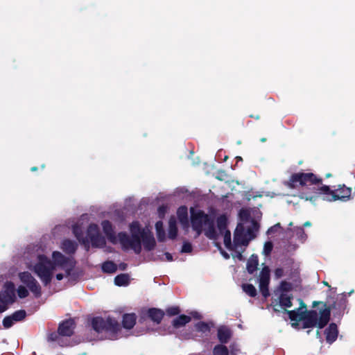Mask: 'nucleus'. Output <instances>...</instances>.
<instances>
[{
  "label": "nucleus",
  "mask_w": 355,
  "mask_h": 355,
  "mask_svg": "<svg viewBox=\"0 0 355 355\" xmlns=\"http://www.w3.org/2000/svg\"><path fill=\"white\" fill-rule=\"evenodd\" d=\"M74 266L75 263L71 259L66 257L58 251H55L52 254V261L46 256L39 255L37 263L31 268L46 286L50 284L54 272L63 271V272H58L56 275V279L60 281L64 277H68L70 275Z\"/></svg>",
  "instance_id": "f257e3e1"
},
{
  "label": "nucleus",
  "mask_w": 355,
  "mask_h": 355,
  "mask_svg": "<svg viewBox=\"0 0 355 355\" xmlns=\"http://www.w3.org/2000/svg\"><path fill=\"white\" fill-rule=\"evenodd\" d=\"M191 220L193 229L199 235L204 232L205 234L211 239H217L221 236L223 243L227 249H232L231 233L227 230V220L223 216L217 220V227H214L213 220L203 211L193 208L191 209Z\"/></svg>",
  "instance_id": "f03ea898"
},
{
  "label": "nucleus",
  "mask_w": 355,
  "mask_h": 355,
  "mask_svg": "<svg viewBox=\"0 0 355 355\" xmlns=\"http://www.w3.org/2000/svg\"><path fill=\"white\" fill-rule=\"evenodd\" d=\"M239 216L242 223H239L235 230L231 250L237 252L238 257L241 260L242 254L239 248L246 247L249 242L256 237L259 225L254 220H249V211L247 209H241Z\"/></svg>",
  "instance_id": "7ed1b4c3"
},
{
  "label": "nucleus",
  "mask_w": 355,
  "mask_h": 355,
  "mask_svg": "<svg viewBox=\"0 0 355 355\" xmlns=\"http://www.w3.org/2000/svg\"><path fill=\"white\" fill-rule=\"evenodd\" d=\"M130 230L131 236L124 233L119 234V242L123 249H131L138 254L141 250V241L148 250H150L155 247V239L148 230H141L137 222H133L130 226Z\"/></svg>",
  "instance_id": "20e7f679"
},
{
  "label": "nucleus",
  "mask_w": 355,
  "mask_h": 355,
  "mask_svg": "<svg viewBox=\"0 0 355 355\" xmlns=\"http://www.w3.org/2000/svg\"><path fill=\"white\" fill-rule=\"evenodd\" d=\"M288 284L286 283L282 284L281 293L279 297L275 300L273 306L275 311H279L281 309H284L287 311L289 318L292 320L300 321L304 318V313L306 310V306L301 299H297V301L299 302L300 307L293 310H288L287 309L291 308L293 306L292 300L293 296L286 291V286Z\"/></svg>",
  "instance_id": "39448f33"
},
{
  "label": "nucleus",
  "mask_w": 355,
  "mask_h": 355,
  "mask_svg": "<svg viewBox=\"0 0 355 355\" xmlns=\"http://www.w3.org/2000/svg\"><path fill=\"white\" fill-rule=\"evenodd\" d=\"M73 234L80 242H82L85 246H88L91 243L94 247L102 248L105 244V240L101 235L98 227L95 224H91L87 232V236L83 237L80 234V229L77 226H74L73 229Z\"/></svg>",
  "instance_id": "423d86ee"
},
{
  "label": "nucleus",
  "mask_w": 355,
  "mask_h": 355,
  "mask_svg": "<svg viewBox=\"0 0 355 355\" xmlns=\"http://www.w3.org/2000/svg\"><path fill=\"white\" fill-rule=\"evenodd\" d=\"M320 181L321 180L318 179L315 175L311 173H297L293 174L284 184L291 189H295L299 186L303 187L307 184H313Z\"/></svg>",
  "instance_id": "0eeeda50"
},
{
  "label": "nucleus",
  "mask_w": 355,
  "mask_h": 355,
  "mask_svg": "<svg viewBox=\"0 0 355 355\" xmlns=\"http://www.w3.org/2000/svg\"><path fill=\"white\" fill-rule=\"evenodd\" d=\"M330 311L327 308L320 310L319 313L313 311L310 313L307 321V327H316L319 329L323 328L329 320Z\"/></svg>",
  "instance_id": "6e6552de"
},
{
  "label": "nucleus",
  "mask_w": 355,
  "mask_h": 355,
  "mask_svg": "<svg viewBox=\"0 0 355 355\" xmlns=\"http://www.w3.org/2000/svg\"><path fill=\"white\" fill-rule=\"evenodd\" d=\"M93 329L98 331L103 330L116 332L119 329V324L116 320L111 318L104 320L102 318H95L92 322Z\"/></svg>",
  "instance_id": "1a4fd4ad"
},
{
  "label": "nucleus",
  "mask_w": 355,
  "mask_h": 355,
  "mask_svg": "<svg viewBox=\"0 0 355 355\" xmlns=\"http://www.w3.org/2000/svg\"><path fill=\"white\" fill-rule=\"evenodd\" d=\"M15 285L12 282H6L4 285V291L0 292V313L5 311L8 309V305L14 302Z\"/></svg>",
  "instance_id": "9d476101"
},
{
  "label": "nucleus",
  "mask_w": 355,
  "mask_h": 355,
  "mask_svg": "<svg viewBox=\"0 0 355 355\" xmlns=\"http://www.w3.org/2000/svg\"><path fill=\"white\" fill-rule=\"evenodd\" d=\"M19 279L24 284L27 286L29 290L35 295L36 297L41 295V286L37 281L28 272H21L19 275Z\"/></svg>",
  "instance_id": "9b49d317"
},
{
  "label": "nucleus",
  "mask_w": 355,
  "mask_h": 355,
  "mask_svg": "<svg viewBox=\"0 0 355 355\" xmlns=\"http://www.w3.org/2000/svg\"><path fill=\"white\" fill-rule=\"evenodd\" d=\"M270 281V270L267 267H264L259 274V289L262 295L266 297L269 295L268 285Z\"/></svg>",
  "instance_id": "f8f14e48"
},
{
  "label": "nucleus",
  "mask_w": 355,
  "mask_h": 355,
  "mask_svg": "<svg viewBox=\"0 0 355 355\" xmlns=\"http://www.w3.org/2000/svg\"><path fill=\"white\" fill-rule=\"evenodd\" d=\"M74 322L73 320H68L62 322L58 328V332L62 336H70L73 333Z\"/></svg>",
  "instance_id": "ddd939ff"
},
{
  "label": "nucleus",
  "mask_w": 355,
  "mask_h": 355,
  "mask_svg": "<svg viewBox=\"0 0 355 355\" xmlns=\"http://www.w3.org/2000/svg\"><path fill=\"white\" fill-rule=\"evenodd\" d=\"M102 227L104 233L107 236V239L112 243H116L117 239L119 241V236L116 237L114 234L112 227L111 223L107 220H104L102 222Z\"/></svg>",
  "instance_id": "4468645a"
},
{
  "label": "nucleus",
  "mask_w": 355,
  "mask_h": 355,
  "mask_svg": "<svg viewBox=\"0 0 355 355\" xmlns=\"http://www.w3.org/2000/svg\"><path fill=\"white\" fill-rule=\"evenodd\" d=\"M326 340L329 343H332L336 340L338 336L337 326L332 323L325 330Z\"/></svg>",
  "instance_id": "2eb2a0df"
},
{
  "label": "nucleus",
  "mask_w": 355,
  "mask_h": 355,
  "mask_svg": "<svg viewBox=\"0 0 355 355\" xmlns=\"http://www.w3.org/2000/svg\"><path fill=\"white\" fill-rule=\"evenodd\" d=\"M178 219L183 226V227H189V220L187 216V208L186 207H181L177 211Z\"/></svg>",
  "instance_id": "dca6fc26"
},
{
  "label": "nucleus",
  "mask_w": 355,
  "mask_h": 355,
  "mask_svg": "<svg viewBox=\"0 0 355 355\" xmlns=\"http://www.w3.org/2000/svg\"><path fill=\"white\" fill-rule=\"evenodd\" d=\"M61 248L67 254H72L75 252L77 248V244L71 240L66 239L62 241Z\"/></svg>",
  "instance_id": "f3484780"
},
{
  "label": "nucleus",
  "mask_w": 355,
  "mask_h": 355,
  "mask_svg": "<svg viewBox=\"0 0 355 355\" xmlns=\"http://www.w3.org/2000/svg\"><path fill=\"white\" fill-rule=\"evenodd\" d=\"M164 313L162 310L158 309H150L148 311L149 317L157 323H159L162 320Z\"/></svg>",
  "instance_id": "a211bd4d"
},
{
  "label": "nucleus",
  "mask_w": 355,
  "mask_h": 355,
  "mask_svg": "<svg viewBox=\"0 0 355 355\" xmlns=\"http://www.w3.org/2000/svg\"><path fill=\"white\" fill-rule=\"evenodd\" d=\"M231 336V332L229 329L221 327L218 330V337L221 343H226Z\"/></svg>",
  "instance_id": "6ab92c4d"
},
{
  "label": "nucleus",
  "mask_w": 355,
  "mask_h": 355,
  "mask_svg": "<svg viewBox=\"0 0 355 355\" xmlns=\"http://www.w3.org/2000/svg\"><path fill=\"white\" fill-rule=\"evenodd\" d=\"M136 322V316L133 313L125 314L123 318V324L125 329H131Z\"/></svg>",
  "instance_id": "aec40b11"
},
{
  "label": "nucleus",
  "mask_w": 355,
  "mask_h": 355,
  "mask_svg": "<svg viewBox=\"0 0 355 355\" xmlns=\"http://www.w3.org/2000/svg\"><path fill=\"white\" fill-rule=\"evenodd\" d=\"M168 225V236L171 239H174L178 233L176 220L175 218L172 217L170 218Z\"/></svg>",
  "instance_id": "412c9836"
},
{
  "label": "nucleus",
  "mask_w": 355,
  "mask_h": 355,
  "mask_svg": "<svg viewBox=\"0 0 355 355\" xmlns=\"http://www.w3.org/2000/svg\"><path fill=\"white\" fill-rule=\"evenodd\" d=\"M258 258L257 256L252 255L247 263V270L250 273L254 272L257 269Z\"/></svg>",
  "instance_id": "4be33fe9"
},
{
  "label": "nucleus",
  "mask_w": 355,
  "mask_h": 355,
  "mask_svg": "<svg viewBox=\"0 0 355 355\" xmlns=\"http://www.w3.org/2000/svg\"><path fill=\"white\" fill-rule=\"evenodd\" d=\"M129 282L130 278L127 274H121L114 278L115 284L119 286H126L129 284Z\"/></svg>",
  "instance_id": "5701e85b"
},
{
  "label": "nucleus",
  "mask_w": 355,
  "mask_h": 355,
  "mask_svg": "<svg viewBox=\"0 0 355 355\" xmlns=\"http://www.w3.org/2000/svg\"><path fill=\"white\" fill-rule=\"evenodd\" d=\"M191 320L190 317L187 316L185 315H181L180 317L175 318L173 324L175 327L178 328L180 327L184 326L187 323H188Z\"/></svg>",
  "instance_id": "b1692460"
},
{
  "label": "nucleus",
  "mask_w": 355,
  "mask_h": 355,
  "mask_svg": "<svg viewBox=\"0 0 355 355\" xmlns=\"http://www.w3.org/2000/svg\"><path fill=\"white\" fill-rule=\"evenodd\" d=\"M343 193L344 194L343 195H336V194H333L332 195V197H331V199L330 200H349V196H350V193H351V189L350 188H345L343 189Z\"/></svg>",
  "instance_id": "393cba45"
},
{
  "label": "nucleus",
  "mask_w": 355,
  "mask_h": 355,
  "mask_svg": "<svg viewBox=\"0 0 355 355\" xmlns=\"http://www.w3.org/2000/svg\"><path fill=\"white\" fill-rule=\"evenodd\" d=\"M155 229L157 232V238L160 241L164 240L165 233L163 230V223L162 221H157L155 224Z\"/></svg>",
  "instance_id": "a878e982"
},
{
  "label": "nucleus",
  "mask_w": 355,
  "mask_h": 355,
  "mask_svg": "<svg viewBox=\"0 0 355 355\" xmlns=\"http://www.w3.org/2000/svg\"><path fill=\"white\" fill-rule=\"evenodd\" d=\"M243 291L251 297L257 295V290L252 284H244L242 286Z\"/></svg>",
  "instance_id": "bb28decb"
},
{
  "label": "nucleus",
  "mask_w": 355,
  "mask_h": 355,
  "mask_svg": "<svg viewBox=\"0 0 355 355\" xmlns=\"http://www.w3.org/2000/svg\"><path fill=\"white\" fill-rule=\"evenodd\" d=\"M227 348L221 345H216L213 351V355H228Z\"/></svg>",
  "instance_id": "cd10ccee"
},
{
  "label": "nucleus",
  "mask_w": 355,
  "mask_h": 355,
  "mask_svg": "<svg viewBox=\"0 0 355 355\" xmlns=\"http://www.w3.org/2000/svg\"><path fill=\"white\" fill-rule=\"evenodd\" d=\"M102 269L106 272H114L116 270V266L113 262L107 261L103 264Z\"/></svg>",
  "instance_id": "c85d7f7f"
},
{
  "label": "nucleus",
  "mask_w": 355,
  "mask_h": 355,
  "mask_svg": "<svg viewBox=\"0 0 355 355\" xmlns=\"http://www.w3.org/2000/svg\"><path fill=\"white\" fill-rule=\"evenodd\" d=\"M26 311L24 310H19L13 313L11 316L15 322L22 320L26 317Z\"/></svg>",
  "instance_id": "c756f323"
},
{
  "label": "nucleus",
  "mask_w": 355,
  "mask_h": 355,
  "mask_svg": "<svg viewBox=\"0 0 355 355\" xmlns=\"http://www.w3.org/2000/svg\"><path fill=\"white\" fill-rule=\"evenodd\" d=\"M15 321L12 319L11 315L6 317L3 320V324L5 328H10Z\"/></svg>",
  "instance_id": "7c9ffc66"
},
{
  "label": "nucleus",
  "mask_w": 355,
  "mask_h": 355,
  "mask_svg": "<svg viewBox=\"0 0 355 355\" xmlns=\"http://www.w3.org/2000/svg\"><path fill=\"white\" fill-rule=\"evenodd\" d=\"M17 294L20 298H24L28 295V290L23 286H19Z\"/></svg>",
  "instance_id": "2f4dec72"
},
{
  "label": "nucleus",
  "mask_w": 355,
  "mask_h": 355,
  "mask_svg": "<svg viewBox=\"0 0 355 355\" xmlns=\"http://www.w3.org/2000/svg\"><path fill=\"white\" fill-rule=\"evenodd\" d=\"M272 243L271 242H266L263 245V253L265 255H268L272 250Z\"/></svg>",
  "instance_id": "473e14b6"
},
{
  "label": "nucleus",
  "mask_w": 355,
  "mask_h": 355,
  "mask_svg": "<svg viewBox=\"0 0 355 355\" xmlns=\"http://www.w3.org/2000/svg\"><path fill=\"white\" fill-rule=\"evenodd\" d=\"M180 309L177 306H173V307H170L168 308L167 310H166V313L168 315H178L179 313H180Z\"/></svg>",
  "instance_id": "72a5a7b5"
},
{
  "label": "nucleus",
  "mask_w": 355,
  "mask_h": 355,
  "mask_svg": "<svg viewBox=\"0 0 355 355\" xmlns=\"http://www.w3.org/2000/svg\"><path fill=\"white\" fill-rule=\"evenodd\" d=\"M192 250V246L189 243H185L182 245V252H190Z\"/></svg>",
  "instance_id": "f704fd0d"
},
{
  "label": "nucleus",
  "mask_w": 355,
  "mask_h": 355,
  "mask_svg": "<svg viewBox=\"0 0 355 355\" xmlns=\"http://www.w3.org/2000/svg\"><path fill=\"white\" fill-rule=\"evenodd\" d=\"M197 328L198 329V330H200L201 331H204V332H205V331L209 330L208 325L207 324H205V323H203V322L198 323L197 324Z\"/></svg>",
  "instance_id": "c9c22d12"
},
{
  "label": "nucleus",
  "mask_w": 355,
  "mask_h": 355,
  "mask_svg": "<svg viewBox=\"0 0 355 355\" xmlns=\"http://www.w3.org/2000/svg\"><path fill=\"white\" fill-rule=\"evenodd\" d=\"M318 190L319 191V193H327L329 191V187L328 186H322Z\"/></svg>",
  "instance_id": "e433bc0d"
},
{
  "label": "nucleus",
  "mask_w": 355,
  "mask_h": 355,
  "mask_svg": "<svg viewBox=\"0 0 355 355\" xmlns=\"http://www.w3.org/2000/svg\"><path fill=\"white\" fill-rule=\"evenodd\" d=\"M165 211H166V208L164 207H159L158 209L159 214L160 216L163 215L164 214Z\"/></svg>",
  "instance_id": "4c0bfd02"
},
{
  "label": "nucleus",
  "mask_w": 355,
  "mask_h": 355,
  "mask_svg": "<svg viewBox=\"0 0 355 355\" xmlns=\"http://www.w3.org/2000/svg\"><path fill=\"white\" fill-rule=\"evenodd\" d=\"M304 199H305L306 200H309V201H311L313 204H314V205H315V203H314V202H315V197H314V196H312V197H310V198L306 197Z\"/></svg>",
  "instance_id": "58836bf2"
},
{
  "label": "nucleus",
  "mask_w": 355,
  "mask_h": 355,
  "mask_svg": "<svg viewBox=\"0 0 355 355\" xmlns=\"http://www.w3.org/2000/svg\"><path fill=\"white\" fill-rule=\"evenodd\" d=\"M165 256H166V258L167 261H172L173 260L172 255L171 254L166 253Z\"/></svg>",
  "instance_id": "ea45409f"
},
{
  "label": "nucleus",
  "mask_w": 355,
  "mask_h": 355,
  "mask_svg": "<svg viewBox=\"0 0 355 355\" xmlns=\"http://www.w3.org/2000/svg\"><path fill=\"white\" fill-rule=\"evenodd\" d=\"M304 225V227H310V226L311 225V222H309V221H306V222H305V223H304V225Z\"/></svg>",
  "instance_id": "a19ab883"
},
{
  "label": "nucleus",
  "mask_w": 355,
  "mask_h": 355,
  "mask_svg": "<svg viewBox=\"0 0 355 355\" xmlns=\"http://www.w3.org/2000/svg\"><path fill=\"white\" fill-rule=\"evenodd\" d=\"M55 337H56V335H55H55L52 334V335L51 336L50 339H51L52 340H55Z\"/></svg>",
  "instance_id": "79ce46f5"
},
{
  "label": "nucleus",
  "mask_w": 355,
  "mask_h": 355,
  "mask_svg": "<svg viewBox=\"0 0 355 355\" xmlns=\"http://www.w3.org/2000/svg\"><path fill=\"white\" fill-rule=\"evenodd\" d=\"M37 170V168L36 166H33V167L31 168V171H35Z\"/></svg>",
  "instance_id": "37998d69"
},
{
  "label": "nucleus",
  "mask_w": 355,
  "mask_h": 355,
  "mask_svg": "<svg viewBox=\"0 0 355 355\" xmlns=\"http://www.w3.org/2000/svg\"><path fill=\"white\" fill-rule=\"evenodd\" d=\"M316 336L317 337H320V331L318 330L316 331Z\"/></svg>",
  "instance_id": "c03bdc74"
},
{
  "label": "nucleus",
  "mask_w": 355,
  "mask_h": 355,
  "mask_svg": "<svg viewBox=\"0 0 355 355\" xmlns=\"http://www.w3.org/2000/svg\"><path fill=\"white\" fill-rule=\"evenodd\" d=\"M320 302H313V306H315L317 304H320Z\"/></svg>",
  "instance_id": "a18cd8bd"
},
{
  "label": "nucleus",
  "mask_w": 355,
  "mask_h": 355,
  "mask_svg": "<svg viewBox=\"0 0 355 355\" xmlns=\"http://www.w3.org/2000/svg\"><path fill=\"white\" fill-rule=\"evenodd\" d=\"M265 141H266V139H265V138H262V139H261V142H264Z\"/></svg>",
  "instance_id": "49530a36"
},
{
  "label": "nucleus",
  "mask_w": 355,
  "mask_h": 355,
  "mask_svg": "<svg viewBox=\"0 0 355 355\" xmlns=\"http://www.w3.org/2000/svg\"><path fill=\"white\" fill-rule=\"evenodd\" d=\"M330 176H331V174H330V173H328V174H327V175H326V177H327V178H329V177H330Z\"/></svg>",
  "instance_id": "de8ad7c7"
},
{
  "label": "nucleus",
  "mask_w": 355,
  "mask_h": 355,
  "mask_svg": "<svg viewBox=\"0 0 355 355\" xmlns=\"http://www.w3.org/2000/svg\"><path fill=\"white\" fill-rule=\"evenodd\" d=\"M239 160H242V158L241 157H237Z\"/></svg>",
  "instance_id": "09e8293b"
},
{
  "label": "nucleus",
  "mask_w": 355,
  "mask_h": 355,
  "mask_svg": "<svg viewBox=\"0 0 355 355\" xmlns=\"http://www.w3.org/2000/svg\"><path fill=\"white\" fill-rule=\"evenodd\" d=\"M323 283H324V284H325V285L328 286V284H327V282H324Z\"/></svg>",
  "instance_id": "8fccbe9b"
}]
</instances>
